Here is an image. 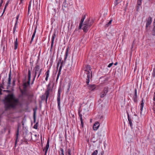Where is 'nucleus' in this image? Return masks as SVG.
<instances>
[{"instance_id":"nucleus-50","label":"nucleus","mask_w":155,"mask_h":155,"mask_svg":"<svg viewBox=\"0 0 155 155\" xmlns=\"http://www.w3.org/2000/svg\"><path fill=\"white\" fill-rule=\"evenodd\" d=\"M113 63H110L108 64L107 67L108 68H110L113 65Z\"/></svg>"},{"instance_id":"nucleus-3","label":"nucleus","mask_w":155,"mask_h":155,"mask_svg":"<svg viewBox=\"0 0 155 155\" xmlns=\"http://www.w3.org/2000/svg\"><path fill=\"white\" fill-rule=\"evenodd\" d=\"M86 74H89V75H91V77H92V73L91 71V68L90 66L88 65H84L83 68Z\"/></svg>"},{"instance_id":"nucleus-41","label":"nucleus","mask_w":155,"mask_h":155,"mask_svg":"<svg viewBox=\"0 0 155 155\" xmlns=\"http://www.w3.org/2000/svg\"><path fill=\"white\" fill-rule=\"evenodd\" d=\"M38 123H37L34 126V128L37 129L38 128Z\"/></svg>"},{"instance_id":"nucleus-26","label":"nucleus","mask_w":155,"mask_h":155,"mask_svg":"<svg viewBox=\"0 0 155 155\" xmlns=\"http://www.w3.org/2000/svg\"><path fill=\"white\" fill-rule=\"evenodd\" d=\"M65 151L66 152L65 155H71V150L70 149H66L65 150Z\"/></svg>"},{"instance_id":"nucleus-34","label":"nucleus","mask_w":155,"mask_h":155,"mask_svg":"<svg viewBox=\"0 0 155 155\" xmlns=\"http://www.w3.org/2000/svg\"><path fill=\"white\" fill-rule=\"evenodd\" d=\"M112 21V19H111L109 21L107 24H106L105 26L107 27L109 26L111 24Z\"/></svg>"},{"instance_id":"nucleus-30","label":"nucleus","mask_w":155,"mask_h":155,"mask_svg":"<svg viewBox=\"0 0 155 155\" xmlns=\"http://www.w3.org/2000/svg\"><path fill=\"white\" fill-rule=\"evenodd\" d=\"M122 1V0H115L114 2L115 6H116Z\"/></svg>"},{"instance_id":"nucleus-64","label":"nucleus","mask_w":155,"mask_h":155,"mask_svg":"<svg viewBox=\"0 0 155 155\" xmlns=\"http://www.w3.org/2000/svg\"><path fill=\"white\" fill-rule=\"evenodd\" d=\"M42 70V69L41 68V69H40V71H39V72H40V73H41Z\"/></svg>"},{"instance_id":"nucleus-10","label":"nucleus","mask_w":155,"mask_h":155,"mask_svg":"<svg viewBox=\"0 0 155 155\" xmlns=\"http://www.w3.org/2000/svg\"><path fill=\"white\" fill-rule=\"evenodd\" d=\"M97 119H99L100 120L97 121V129H98L100 124H101L103 121V117L102 114H100L99 115L98 117H97Z\"/></svg>"},{"instance_id":"nucleus-44","label":"nucleus","mask_w":155,"mask_h":155,"mask_svg":"<svg viewBox=\"0 0 155 155\" xmlns=\"http://www.w3.org/2000/svg\"><path fill=\"white\" fill-rule=\"evenodd\" d=\"M3 92H8V93H12V91L10 90H3Z\"/></svg>"},{"instance_id":"nucleus-46","label":"nucleus","mask_w":155,"mask_h":155,"mask_svg":"<svg viewBox=\"0 0 155 155\" xmlns=\"http://www.w3.org/2000/svg\"><path fill=\"white\" fill-rule=\"evenodd\" d=\"M79 115L80 117V120H83L82 118V115L81 114L79 113Z\"/></svg>"},{"instance_id":"nucleus-52","label":"nucleus","mask_w":155,"mask_h":155,"mask_svg":"<svg viewBox=\"0 0 155 155\" xmlns=\"http://www.w3.org/2000/svg\"><path fill=\"white\" fill-rule=\"evenodd\" d=\"M84 20V18H81V22H80V23L83 24Z\"/></svg>"},{"instance_id":"nucleus-5","label":"nucleus","mask_w":155,"mask_h":155,"mask_svg":"<svg viewBox=\"0 0 155 155\" xmlns=\"http://www.w3.org/2000/svg\"><path fill=\"white\" fill-rule=\"evenodd\" d=\"M63 61H61V59H60L59 60V61L57 63V67L58 68V67L60 63H61V65H60V66L59 67V69L58 74L57 77V78H56V81H57V80H58L59 77L61 74V72L62 68L63 66Z\"/></svg>"},{"instance_id":"nucleus-45","label":"nucleus","mask_w":155,"mask_h":155,"mask_svg":"<svg viewBox=\"0 0 155 155\" xmlns=\"http://www.w3.org/2000/svg\"><path fill=\"white\" fill-rule=\"evenodd\" d=\"M97 155V150H95L92 154L91 155Z\"/></svg>"},{"instance_id":"nucleus-42","label":"nucleus","mask_w":155,"mask_h":155,"mask_svg":"<svg viewBox=\"0 0 155 155\" xmlns=\"http://www.w3.org/2000/svg\"><path fill=\"white\" fill-rule=\"evenodd\" d=\"M16 82V80L15 79H13L12 81V85L13 86H15V82Z\"/></svg>"},{"instance_id":"nucleus-62","label":"nucleus","mask_w":155,"mask_h":155,"mask_svg":"<svg viewBox=\"0 0 155 155\" xmlns=\"http://www.w3.org/2000/svg\"><path fill=\"white\" fill-rule=\"evenodd\" d=\"M134 43H133L132 44V46H131V50L133 48V46H134Z\"/></svg>"},{"instance_id":"nucleus-48","label":"nucleus","mask_w":155,"mask_h":155,"mask_svg":"<svg viewBox=\"0 0 155 155\" xmlns=\"http://www.w3.org/2000/svg\"><path fill=\"white\" fill-rule=\"evenodd\" d=\"M82 25H83V24H81V23H80V24H79V27H78V29H80L81 28L82 26Z\"/></svg>"},{"instance_id":"nucleus-54","label":"nucleus","mask_w":155,"mask_h":155,"mask_svg":"<svg viewBox=\"0 0 155 155\" xmlns=\"http://www.w3.org/2000/svg\"><path fill=\"white\" fill-rule=\"evenodd\" d=\"M19 15H18L17 16L16 18V23H17L18 20V18H19Z\"/></svg>"},{"instance_id":"nucleus-16","label":"nucleus","mask_w":155,"mask_h":155,"mask_svg":"<svg viewBox=\"0 0 155 155\" xmlns=\"http://www.w3.org/2000/svg\"><path fill=\"white\" fill-rule=\"evenodd\" d=\"M87 87L89 90L91 91H94L96 88V86L94 84H89L88 85Z\"/></svg>"},{"instance_id":"nucleus-61","label":"nucleus","mask_w":155,"mask_h":155,"mask_svg":"<svg viewBox=\"0 0 155 155\" xmlns=\"http://www.w3.org/2000/svg\"><path fill=\"white\" fill-rule=\"evenodd\" d=\"M41 74V73H40V72H39L38 74V76L37 78H39V76L40 75V74Z\"/></svg>"},{"instance_id":"nucleus-28","label":"nucleus","mask_w":155,"mask_h":155,"mask_svg":"<svg viewBox=\"0 0 155 155\" xmlns=\"http://www.w3.org/2000/svg\"><path fill=\"white\" fill-rule=\"evenodd\" d=\"M142 0H138L137 1V5L138 6L137 7V11L138 10V9L139 8V6H140L141 4V1Z\"/></svg>"},{"instance_id":"nucleus-21","label":"nucleus","mask_w":155,"mask_h":155,"mask_svg":"<svg viewBox=\"0 0 155 155\" xmlns=\"http://www.w3.org/2000/svg\"><path fill=\"white\" fill-rule=\"evenodd\" d=\"M36 27L35 28V31H34L32 35V37H31V40L30 41V43L31 44L33 40V39L35 37V33H36Z\"/></svg>"},{"instance_id":"nucleus-59","label":"nucleus","mask_w":155,"mask_h":155,"mask_svg":"<svg viewBox=\"0 0 155 155\" xmlns=\"http://www.w3.org/2000/svg\"><path fill=\"white\" fill-rule=\"evenodd\" d=\"M9 1H8L6 3V4L5 5V6H7L8 5V3H9Z\"/></svg>"},{"instance_id":"nucleus-12","label":"nucleus","mask_w":155,"mask_h":155,"mask_svg":"<svg viewBox=\"0 0 155 155\" xmlns=\"http://www.w3.org/2000/svg\"><path fill=\"white\" fill-rule=\"evenodd\" d=\"M99 81H101L102 82L100 84V86H102L103 84L105 83L107 81L108 79L107 78H104V77H102L100 78L99 79Z\"/></svg>"},{"instance_id":"nucleus-35","label":"nucleus","mask_w":155,"mask_h":155,"mask_svg":"<svg viewBox=\"0 0 155 155\" xmlns=\"http://www.w3.org/2000/svg\"><path fill=\"white\" fill-rule=\"evenodd\" d=\"M68 48L66 49V53H65V57L64 58V61H65L66 60L67 57L68 55Z\"/></svg>"},{"instance_id":"nucleus-38","label":"nucleus","mask_w":155,"mask_h":155,"mask_svg":"<svg viewBox=\"0 0 155 155\" xmlns=\"http://www.w3.org/2000/svg\"><path fill=\"white\" fill-rule=\"evenodd\" d=\"M97 141V140L95 139L94 137H93L91 139V142L94 143H95Z\"/></svg>"},{"instance_id":"nucleus-6","label":"nucleus","mask_w":155,"mask_h":155,"mask_svg":"<svg viewBox=\"0 0 155 155\" xmlns=\"http://www.w3.org/2000/svg\"><path fill=\"white\" fill-rule=\"evenodd\" d=\"M61 88H59L58 91V97H57V102L58 104V109L60 111H61V106H60V95H61Z\"/></svg>"},{"instance_id":"nucleus-24","label":"nucleus","mask_w":155,"mask_h":155,"mask_svg":"<svg viewBox=\"0 0 155 155\" xmlns=\"http://www.w3.org/2000/svg\"><path fill=\"white\" fill-rule=\"evenodd\" d=\"M14 49L15 50L16 49L18 48V38H17L16 39L15 41L14 42Z\"/></svg>"},{"instance_id":"nucleus-55","label":"nucleus","mask_w":155,"mask_h":155,"mask_svg":"<svg viewBox=\"0 0 155 155\" xmlns=\"http://www.w3.org/2000/svg\"><path fill=\"white\" fill-rule=\"evenodd\" d=\"M153 100L154 101H155V92L154 93Z\"/></svg>"},{"instance_id":"nucleus-56","label":"nucleus","mask_w":155,"mask_h":155,"mask_svg":"<svg viewBox=\"0 0 155 155\" xmlns=\"http://www.w3.org/2000/svg\"><path fill=\"white\" fill-rule=\"evenodd\" d=\"M90 21H89V24H91V25H92V24L94 22V21L93 20H92L90 22Z\"/></svg>"},{"instance_id":"nucleus-47","label":"nucleus","mask_w":155,"mask_h":155,"mask_svg":"<svg viewBox=\"0 0 155 155\" xmlns=\"http://www.w3.org/2000/svg\"><path fill=\"white\" fill-rule=\"evenodd\" d=\"M80 121L81 122V127H84V122L83 121V120H80Z\"/></svg>"},{"instance_id":"nucleus-58","label":"nucleus","mask_w":155,"mask_h":155,"mask_svg":"<svg viewBox=\"0 0 155 155\" xmlns=\"http://www.w3.org/2000/svg\"><path fill=\"white\" fill-rule=\"evenodd\" d=\"M70 84L69 83L68 84V90H69V89L70 87Z\"/></svg>"},{"instance_id":"nucleus-7","label":"nucleus","mask_w":155,"mask_h":155,"mask_svg":"<svg viewBox=\"0 0 155 155\" xmlns=\"http://www.w3.org/2000/svg\"><path fill=\"white\" fill-rule=\"evenodd\" d=\"M40 69V66L38 65H36L34 68V78L32 80L31 84H32L34 82L35 80V78L36 76L37 72Z\"/></svg>"},{"instance_id":"nucleus-29","label":"nucleus","mask_w":155,"mask_h":155,"mask_svg":"<svg viewBox=\"0 0 155 155\" xmlns=\"http://www.w3.org/2000/svg\"><path fill=\"white\" fill-rule=\"evenodd\" d=\"M153 25L154 27L153 29L152 34L153 35H155V18L153 21Z\"/></svg>"},{"instance_id":"nucleus-2","label":"nucleus","mask_w":155,"mask_h":155,"mask_svg":"<svg viewBox=\"0 0 155 155\" xmlns=\"http://www.w3.org/2000/svg\"><path fill=\"white\" fill-rule=\"evenodd\" d=\"M28 79L27 82H25L23 83V88H26L30 84V82L31 78V71L30 69H28Z\"/></svg>"},{"instance_id":"nucleus-9","label":"nucleus","mask_w":155,"mask_h":155,"mask_svg":"<svg viewBox=\"0 0 155 155\" xmlns=\"http://www.w3.org/2000/svg\"><path fill=\"white\" fill-rule=\"evenodd\" d=\"M108 87H104V89L103 90L102 92L100 94V97H103L106 96L108 91Z\"/></svg>"},{"instance_id":"nucleus-19","label":"nucleus","mask_w":155,"mask_h":155,"mask_svg":"<svg viewBox=\"0 0 155 155\" xmlns=\"http://www.w3.org/2000/svg\"><path fill=\"white\" fill-rule=\"evenodd\" d=\"M20 91L22 95H25L26 96L28 95L27 93V89L23 88V90L21 89Z\"/></svg>"},{"instance_id":"nucleus-39","label":"nucleus","mask_w":155,"mask_h":155,"mask_svg":"<svg viewBox=\"0 0 155 155\" xmlns=\"http://www.w3.org/2000/svg\"><path fill=\"white\" fill-rule=\"evenodd\" d=\"M60 150L61 151V153H60V155H64V150L62 148H60Z\"/></svg>"},{"instance_id":"nucleus-4","label":"nucleus","mask_w":155,"mask_h":155,"mask_svg":"<svg viewBox=\"0 0 155 155\" xmlns=\"http://www.w3.org/2000/svg\"><path fill=\"white\" fill-rule=\"evenodd\" d=\"M89 21L90 19H88L87 21H86L84 22V26L83 29L84 32H87L91 26V24H89Z\"/></svg>"},{"instance_id":"nucleus-20","label":"nucleus","mask_w":155,"mask_h":155,"mask_svg":"<svg viewBox=\"0 0 155 155\" xmlns=\"http://www.w3.org/2000/svg\"><path fill=\"white\" fill-rule=\"evenodd\" d=\"M133 98L134 102L137 103V91L136 89L135 90V95Z\"/></svg>"},{"instance_id":"nucleus-36","label":"nucleus","mask_w":155,"mask_h":155,"mask_svg":"<svg viewBox=\"0 0 155 155\" xmlns=\"http://www.w3.org/2000/svg\"><path fill=\"white\" fill-rule=\"evenodd\" d=\"M31 3V0L29 2V5H28V13H29V10H30V8Z\"/></svg>"},{"instance_id":"nucleus-33","label":"nucleus","mask_w":155,"mask_h":155,"mask_svg":"<svg viewBox=\"0 0 155 155\" xmlns=\"http://www.w3.org/2000/svg\"><path fill=\"white\" fill-rule=\"evenodd\" d=\"M152 76L153 77H155V65H154V67L153 68L152 73Z\"/></svg>"},{"instance_id":"nucleus-8","label":"nucleus","mask_w":155,"mask_h":155,"mask_svg":"<svg viewBox=\"0 0 155 155\" xmlns=\"http://www.w3.org/2000/svg\"><path fill=\"white\" fill-rule=\"evenodd\" d=\"M50 84H49L47 88V90L45 91V94L46 95V103L47 101L48 98L49 96V91L51 89V87H50Z\"/></svg>"},{"instance_id":"nucleus-13","label":"nucleus","mask_w":155,"mask_h":155,"mask_svg":"<svg viewBox=\"0 0 155 155\" xmlns=\"http://www.w3.org/2000/svg\"><path fill=\"white\" fill-rule=\"evenodd\" d=\"M152 22V19L151 17L149 16L147 20V21L146 24V29L147 30V28L151 24Z\"/></svg>"},{"instance_id":"nucleus-25","label":"nucleus","mask_w":155,"mask_h":155,"mask_svg":"<svg viewBox=\"0 0 155 155\" xmlns=\"http://www.w3.org/2000/svg\"><path fill=\"white\" fill-rule=\"evenodd\" d=\"M18 134H19V128H18V129H17V133L16 134V140H15V146H16V145L17 144V139H18Z\"/></svg>"},{"instance_id":"nucleus-53","label":"nucleus","mask_w":155,"mask_h":155,"mask_svg":"<svg viewBox=\"0 0 155 155\" xmlns=\"http://www.w3.org/2000/svg\"><path fill=\"white\" fill-rule=\"evenodd\" d=\"M6 7H7L5 5V8H4L3 11V13H2V15H1V16H2L3 15V13H4V12L5 11V10L6 9Z\"/></svg>"},{"instance_id":"nucleus-32","label":"nucleus","mask_w":155,"mask_h":155,"mask_svg":"<svg viewBox=\"0 0 155 155\" xmlns=\"http://www.w3.org/2000/svg\"><path fill=\"white\" fill-rule=\"evenodd\" d=\"M33 110L34 111V114H33L34 122V123H35V121H36V117H35L36 111L34 109H33Z\"/></svg>"},{"instance_id":"nucleus-15","label":"nucleus","mask_w":155,"mask_h":155,"mask_svg":"<svg viewBox=\"0 0 155 155\" xmlns=\"http://www.w3.org/2000/svg\"><path fill=\"white\" fill-rule=\"evenodd\" d=\"M66 0H64V2L62 5V9L64 11L68 9V4L66 3Z\"/></svg>"},{"instance_id":"nucleus-17","label":"nucleus","mask_w":155,"mask_h":155,"mask_svg":"<svg viewBox=\"0 0 155 155\" xmlns=\"http://www.w3.org/2000/svg\"><path fill=\"white\" fill-rule=\"evenodd\" d=\"M56 37V35L55 33H54L52 35L51 38V49L52 48L53 45L54 40Z\"/></svg>"},{"instance_id":"nucleus-11","label":"nucleus","mask_w":155,"mask_h":155,"mask_svg":"<svg viewBox=\"0 0 155 155\" xmlns=\"http://www.w3.org/2000/svg\"><path fill=\"white\" fill-rule=\"evenodd\" d=\"M49 139H48L47 141L46 145V146L45 148L43 149V151H45V155H46V153L47 152V151L49 148Z\"/></svg>"},{"instance_id":"nucleus-63","label":"nucleus","mask_w":155,"mask_h":155,"mask_svg":"<svg viewBox=\"0 0 155 155\" xmlns=\"http://www.w3.org/2000/svg\"><path fill=\"white\" fill-rule=\"evenodd\" d=\"M23 3V0H20V2L19 4L20 5L22 3Z\"/></svg>"},{"instance_id":"nucleus-37","label":"nucleus","mask_w":155,"mask_h":155,"mask_svg":"<svg viewBox=\"0 0 155 155\" xmlns=\"http://www.w3.org/2000/svg\"><path fill=\"white\" fill-rule=\"evenodd\" d=\"M4 80L3 79L2 80V83H1L0 84V88H2L3 89H4V87H3V85L4 84Z\"/></svg>"},{"instance_id":"nucleus-40","label":"nucleus","mask_w":155,"mask_h":155,"mask_svg":"<svg viewBox=\"0 0 155 155\" xmlns=\"http://www.w3.org/2000/svg\"><path fill=\"white\" fill-rule=\"evenodd\" d=\"M17 23H15V26L14 27V28H13V33L14 34L15 33V31L16 30V25H17Z\"/></svg>"},{"instance_id":"nucleus-60","label":"nucleus","mask_w":155,"mask_h":155,"mask_svg":"<svg viewBox=\"0 0 155 155\" xmlns=\"http://www.w3.org/2000/svg\"><path fill=\"white\" fill-rule=\"evenodd\" d=\"M81 18H84V19H85V15L82 16Z\"/></svg>"},{"instance_id":"nucleus-1","label":"nucleus","mask_w":155,"mask_h":155,"mask_svg":"<svg viewBox=\"0 0 155 155\" xmlns=\"http://www.w3.org/2000/svg\"><path fill=\"white\" fill-rule=\"evenodd\" d=\"M3 101L5 110L15 109L21 105L19 99L16 98L13 93L9 94L5 96Z\"/></svg>"},{"instance_id":"nucleus-27","label":"nucleus","mask_w":155,"mask_h":155,"mask_svg":"<svg viewBox=\"0 0 155 155\" xmlns=\"http://www.w3.org/2000/svg\"><path fill=\"white\" fill-rule=\"evenodd\" d=\"M50 71L49 70H47L45 74V75H46V77L45 78V80L47 81L48 80V78L49 76Z\"/></svg>"},{"instance_id":"nucleus-57","label":"nucleus","mask_w":155,"mask_h":155,"mask_svg":"<svg viewBox=\"0 0 155 155\" xmlns=\"http://www.w3.org/2000/svg\"><path fill=\"white\" fill-rule=\"evenodd\" d=\"M104 151H102L101 153V154H99V155H104Z\"/></svg>"},{"instance_id":"nucleus-31","label":"nucleus","mask_w":155,"mask_h":155,"mask_svg":"<svg viewBox=\"0 0 155 155\" xmlns=\"http://www.w3.org/2000/svg\"><path fill=\"white\" fill-rule=\"evenodd\" d=\"M97 124V122H96L94 124L93 129L94 130H97V127L96 126V125Z\"/></svg>"},{"instance_id":"nucleus-22","label":"nucleus","mask_w":155,"mask_h":155,"mask_svg":"<svg viewBox=\"0 0 155 155\" xmlns=\"http://www.w3.org/2000/svg\"><path fill=\"white\" fill-rule=\"evenodd\" d=\"M91 77H91V75H89V74H87V78L86 79V83L88 85H89V84L90 81V78Z\"/></svg>"},{"instance_id":"nucleus-49","label":"nucleus","mask_w":155,"mask_h":155,"mask_svg":"<svg viewBox=\"0 0 155 155\" xmlns=\"http://www.w3.org/2000/svg\"><path fill=\"white\" fill-rule=\"evenodd\" d=\"M45 96H46V95L45 94H44V95H43L42 96V97H41L42 100H43L45 99V98L46 99V97H45Z\"/></svg>"},{"instance_id":"nucleus-18","label":"nucleus","mask_w":155,"mask_h":155,"mask_svg":"<svg viewBox=\"0 0 155 155\" xmlns=\"http://www.w3.org/2000/svg\"><path fill=\"white\" fill-rule=\"evenodd\" d=\"M127 118H128V120L129 121V123L130 124L131 128L132 129L133 128V127H132L133 124L132 123V120L130 117V115H129L128 112H127Z\"/></svg>"},{"instance_id":"nucleus-51","label":"nucleus","mask_w":155,"mask_h":155,"mask_svg":"<svg viewBox=\"0 0 155 155\" xmlns=\"http://www.w3.org/2000/svg\"><path fill=\"white\" fill-rule=\"evenodd\" d=\"M3 1H4V0H1V2L0 3V8H1V7L2 6V4L3 3Z\"/></svg>"},{"instance_id":"nucleus-14","label":"nucleus","mask_w":155,"mask_h":155,"mask_svg":"<svg viewBox=\"0 0 155 155\" xmlns=\"http://www.w3.org/2000/svg\"><path fill=\"white\" fill-rule=\"evenodd\" d=\"M11 72H10V73L8 75V85L7 86V87L6 88L7 89H8L9 87H10V85L11 84Z\"/></svg>"},{"instance_id":"nucleus-23","label":"nucleus","mask_w":155,"mask_h":155,"mask_svg":"<svg viewBox=\"0 0 155 155\" xmlns=\"http://www.w3.org/2000/svg\"><path fill=\"white\" fill-rule=\"evenodd\" d=\"M143 104H144V103L143 102V99L142 100V101H141V104H140V110L141 111L140 112V113L141 114L142 111L143 110Z\"/></svg>"},{"instance_id":"nucleus-43","label":"nucleus","mask_w":155,"mask_h":155,"mask_svg":"<svg viewBox=\"0 0 155 155\" xmlns=\"http://www.w3.org/2000/svg\"><path fill=\"white\" fill-rule=\"evenodd\" d=\"M70 24H71V27H72V25H73V23H72V21H71L70 20L69 21L68 25V28H69Z\"/></svg>"}]
</instances>
